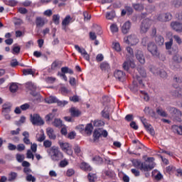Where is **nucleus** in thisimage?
Listing matches in <instances>:
<instances>
[{"label":"nucleus","instance_id":"13d9d810","mask_svg":"<svg viewBox=\"0 0 182 182\" xmlns=\"http://www.w3.org/2000/svg\"><path fill=\"white\" fill-rule=\"evenodd\" d=\"M104 124L105 123L101 120L95 121L93 123V126H95V127H100V126H103Z\"/></svg>","mask_w":182,"mask_h":182},{"label":"nucleus","instance_id":"e2e57ef3","mask_svg":"<svg viewBox=\"0 0 182 182\" xmlns=\"http://www.w3.org/2000/svg\"><path fill=\"white\" fill-rule=\"evenodd\" d=\"M173 5H174L175 8H180V6H182V1H173Z\"/></svg>","mask_w":182,"mask_h":182},{"label":"nucleus","instance_id":"a878e982","mask_svg":"<svg viewBox=\"0 0 182 182\" xmlns=\"http://www.w3.org/2000/svg\"><path fill=\"white\" fill-rule=\"evenodd\" d=\"M8 177L9 181H15V180H16V177H18V173L11 171L8 174Z\"/></svg>","mask_w":182,"mask_h":182},{"label":"nucleus","instance_id":"0e129e2a","mask_svg":"<svg viewBox=\"0 0 182 182\" xmlns=\"http://www.w3.org/2000/svg\"><path fill=\"white\" fill-rule=\"evenodd\" d=\"M70 102H73L74 103H77V102H79V96L74 95L73 97H70Z\"/></svg>","mask_w":182,"mask_h":182},{"label":"nucleus","instance_id":"cd10ccee","mask_svg":"<svg viewBox=\"0 0 182 182\" xmlns=\"http://www.w3.org/2000/svg\"><path fill=\"white\" fill-rule=\"evenodd\" d=\"M103 174L109 178H114L116 177V173L113 171H104Z\"/></svg>","mask_w":182,"mask_h":182},{"label":"nucleus","instance_id":"bf43d9fd","mask_svg":"<svg viewBox=\"0 0 182 182\" xmlns=\"http://www.w3.org/2000/svg\"><path fill=\"white\" fill-rule=\"evenodd\" d=\"M174 41H176V43H178V45H181L182 43V41H181V38H180V36H177V35H174L173 36Z\"/></svg>","mask_w":182,"mask_h":182},{"label":"nucleus","instance_id":"9b49d317","mask_svg":"<svg viewBox=\"0 0 182 182\" xmlns=\"http://www.w3.org/2000/svg\"><path fill=\"white\" fill-rule=\"evenodd\" d=\"M69 112L72 117H79L82 114V111L76 108V107H72L69 109Z\"/></svg>","mask_w":182,"mask_h":182},{"label":"nucleus","instance_id":"f3484780","mask_svg":"<svg viewBox=\"0 0 182 182\" xmlns=\"http://www.w3.org/2000/svg\"><path fill=\"white\" fill-rule=\"evenodd\" d=\"M141 122L144 124L145 129L146 130H148V132H149V133H151V134H154V129H153V127H151V125L149 124V123H147L146 119L142 118L141 119Z\"/></svg>","mask_w":182,"mask_h":182},{"label":"nucleus","instance_id":"69168bd1","mask_svg":"<svg viewBox=\"0 0 182 182\" xmlns=\"http://www.w3.org/2000/svg\"><path fill=\"white\" fill-rule=\"evenodd\" d=\"M83 16L84 19H87V21H90V18H92V16L87 11L83 12Z\"/></svg>","mask_w":182,"mask_h":182},{"label":"nucleus","instance_id":"6e6d98bb","mask_svg":"<svg viewBox=\"0 0 182 182\" xmlns=\"http://www.w3.org/2000/svg\"><path fill=\"white\" fill-rule=\"evenodd\" d=\"M60 92L61 93V95H68V93H69V90H68V88H66V87H61L60 88Z\"/></svg>","mask_w":182,"mask_h":182},{"label":"nucleus","instance_id":"052dcab7","mask_svg":"<svg viewBox=\"0 0 182 182\" xmlns=\"http://www.w3.org/2000/svg\"><path fill=\"white\" fill-rule=\"evenodd\" d=\"M141 94L142 95L145 102H149V100H150V97H149V95L146 93L144 91H141Z\"/></svg>","mask_w":182,"mask_h":182},{"label":"nucleus","instance_id":"6e6552de","mask_svg":"<svg viewBox=\"0 0 182 182\" xmlns=\"http://www.w3.org/2000/svg\"><path fill=\"white\" fill-rule=\"evenodd\" d=\"M125 43L127 45H131V46H134L139 43V39L135 35H131L124 38Z\"/></svg>","mask_w":182,"mask_h":182},{"label":"nucleus","instance_id":"5fc2aeb1","mask_svg":"<svg viewBox=\"0 0 182 182\" xmlns=\"http://www.w3.org/2000/svg\"><path fill=\"white\" fill-rule=\"evenodd\" d=\"M90 39L91 41H96L97 39V36H96V33L90 31L89 33Z\"/></svg>","mask_w":182,"mask_h":182},{"label":"nucleus","instance_id":"2f4dec72","mask_svg":"<svg viewBox=\"0 0 182 182\" xmlns=\"http://www.w3.org/2000/svg\"><path fill=\"white\" fill-rule=\"evenodd\" d=\"M67 166H69V160H68L67 159L61 160L59 163V167H61V168H63Z\"/></svg>","mask_w":182,"mask_h":182},{"label":"nucleus","instance_id":"864d4df0","mask_svg":"<svg viewBox=\"0 0 182 182\" xmlns=\"http://www.w3.org/2000/svg\"><path fill=\"white\" fill-rule=\"evenodd\" d=\"M93 161H97V163H98V164H102V163H103V159H102V157L99 156H95L93 159H92Z\"/></svg>","mask_w":182,"mask_h":182},{"label":"nucleus","instance_id":"bb28decb","mask_svg":"<svg viewBox=\"0 0 182 182\" xmlns=\"http://www.w3.org/2000/svg\"><path fill=\"white\" fill-rule=\"evenodd\" d=\"M155 41L156 45H159V46L164 45V38L161 36H156L155 37Z\"/></svg>","mask_w":182,"mask_h":182},{"label":"nucleus","instance_id":"dca6fc26","mask_svg":"<svg viewBox=\"0 0 182 182\" xmlns=\"http://www.w3.org/2000/svg\"><path fill=\"white\" fill-rule=\"evenodd\" d=\"M101 136L100 129H95L92 134L93 142L98 143Z\"/></svg>","mask_w":182,"mask_h":182},{"label":"nucleus","instance_id":"72a5a7b5","mask_svg":"<svg viewBox=\"0 0 182 182\" xmlns=\"http://www.w3.org/2000/svg\"><path fill=\"white\" fill-rule=\"evenodd\" d=\"M87 177L90 182H95L97 179V176H96V173H90Z\"/></svg>","mask_w":182,"mask_h":182},{"label":"nucleus","instance_id":"f8f14e48","mask_svg":"<svg viewBox=\"0 0 182 182\" xmlns=\"http://www.w3.org/2000/svg\"><path fill=\"white\" fill-rule=\"evenodd\" d=\"M172 18L173 16L170 14H160L157 18V21H160L161 22H167L168 21H171Z\"/></svg>","mask_w":182,"mask_h":182},{"label":"nucleus","instance_id":"20e7f679","mask_svg":"<svg viewBox=\"0 0 182 182\" xmlns=\"http://www.w3.org/2000/svg\"><path fill=\"white\" fill-rule=\"evenodd\" d=\"M137 167L141 171H151L154 168V164H147L146 162L136 161Z\"/></svg>","mask_w":182,"mask_h":182},{"label":"nucleus","instance_id":"c85d7f7f","mask_svg":"<svg viewBox=\"0 0 182 182\" xmlns=\"http://www.w3.org/2000/svg\"><path fill=\"white\" fill-rule=\"evenodd\" d=\"M36 26H38V28H42V26L45 25V21L41 17H37L36 20Z\"/></svg>","mask_w":182,"mask_h":182},{"label":"nucleus","instance_id":"8fccbe9b","mask_svg":"<svg viewBox=\"0 0 182 182\" xmlns=\"http://www.w3.org/2000/svg\"><path fill=\"white\" fill-rule=\"evenodd\" d=\"M166 171L168 174H171V173H174V171H176V168L173 166H168L166 168Z\"/></svg>","mask_w":182,"mask_h":182},{"label":"nucleus","instance_id":"c9c22d12","mask_svg":"<svg viewBox=\"0 0 182 182\" xmlns=\"http://www.w3.org/2000/svg\"><path fill=\"white\" fill-rule=\"evenodd\" d=\"M60 21V16L59 14H54L53 16V22L55 25H59Z\"/></svg>","mask_w":182,"mask_h":182},{"label":"nucleus","instance_id":"3c124183","mask_svg":"<svg viewBox=\"0 0 182 182\" xmlns=\"http://www.w3.org/2000/svg\"><path fill=\"white\" fill-rule=\"evenodd\" d=\"M166 49L168 50L171 49V47L173 46V38H171L169 41L165 43Z\"/></svg>","mask_w":182,"mask_h":182},{"label":"nucleus","instance_id":"1a4fd4ad","mask_svg":"<svg viewBox=\"0 0 182 182\" xmlns=\"http://www.w3.org/2000/svg\"><path fill=\"white\" fill-rule=\"evenodd\" d=\"M114 76L116 79H117V80H119V82H124V80L127 79L126 73L119 70L114 71Z\"/></svg>","mask_w":182,"mask_h":182},{"label":"nucleus","instance_id":"49530a36","mask_svg":"<svg viewBox=\"0 0 182 182\" xmlns=\"http://www.w3.org/2000/svg\"><path fill=\"white\" fill-rule=\"evenodd\" d=\"M26 180L28 182H36V178H35V176H32V174H28L26 176Z\"/></svg>","mask_w":182,"mask_h":182},{"label":"nucleus","instance_id":"603ef678","mask_svg":"<svg viewBox=\"0 0 182 182\" xmlns=\"http://www.w3.org/2000/svg\"><path fill=\"white\" fill-rule=\"evenodd\" d=\"M67 177H72V176H75V169L68 168L66 171Z\"/></svg>","mask_w":182,"mask_h":182},{"label":"nucleus","instance_id":"4d7b16f0","mask_svg":"<svg viewBox=\"0 0 182 182\" xmlns=\"http://www.w3.org/2000/svg\"><path fill=\"white\" fill-rule=\"evenodd\" d=\"M114 49L117 52H120L122 50V48L120 47V43H114Z\"/></svg>","mask_w":182,"mask_h":182},{"label":"nucleus","instance_id":"e433bc0d","mask_svg":"<svg viewBox=\"0 0 182 182\" xmlns=\"http://www.w3.org/2000/svg\"><path fill=\"white\" fill-rule=\"evenodd\" d=\"M23 74L25 75L26 76L28 75H32V76L35 75V70L32 69H24L23 70Z\"/></svg>","mask_w":182,"mask_h":182},{"label":"nucleus","instance_id":"412c9836","mask_svg":"<svg viewBox=\"0 0 182 182\" xmlns=\"http://www.w3.org/2000/svg\"><path fill=\"white\" fill-rule=\"evenodd\" d=\"M12 107V105H11V103H5L3 105V109H2V112L3 114H5V113H9V112H11V108Z\"/></svg>","mask_w":182,"mask_h":182},{"label":"nucleus","instance_id":"09e8293b","mask_svg":"<svg viewBox=\"0 0 182 182\" xmlns=\"http://www.w3.org/2000/svg\"><path fill=\"white\" fill-rule=\"evenodd\" d=\"M53 126L55 127H62V120L59 119H55L53 123Z\"/></svg>","mask_w":182,"mask_h":182},{"label":"nucleus","instance_id":"6ab92c4d","mask_svg":"<svg viewBox=\"0 0 182 182\" xmlns=\"http://www.w3.org/2000/svg\"><path fill=\"white\" fill-rule=\"evenodd\" d=\"M80 168H81V170H83V171H92V167L85 162H82L80 164Z\"/></svg>","mask_w":182,"mask_h":182},{"label":"nucleus","instance_id":"680f3d73","mask_svg":"<svg viewBox=\"0 0 182 182\" xmlns=\"http://www.w3.org/2000/svg\"><path fill=\"white\" fill-rule=\"evenodd\" d=\"M17 4H18V1L15 0H9L6 3V4L9 5V6H16Z\"/></svg>","mask_w":182,"mask_h":182},{"label":"nucleus","instance_id":"5701e85b","mask_svg":"<svg viewBox=\"0 0 182 182\" xmlns=\"http://www.w3.org/2000/svg\"><path fill=\"white\" fill-rule=\"evenodd\" d=\"M129 68H134V63L132 61H125L123 63V69L124 70H129Z\"/></svg>","mask_w":182,"mask_h":182},{"label":"nucleus","instance_id":"c756f323","mask_svg":"<svg viewBox=\"0 0 182 182\" xmlns=\"http://www.w3.org/2000/svg\"><path fill=\"white\" fill-rule=\"evenodd\" d=\"M173 60L176 63H181L182 57L178 53H176V54L173 55Z\"/></svg>","mask_w":182,"mask_h":182},{"label":"nucleus","instance_id":"774afa93","mask_svg":"<svg viewBox=\"0 0 182 182\" xmlns=\"http://www.w3.org/2000/svg\"><path fill=\"white\" fill-rule=\"evenodd\" d=\"M26 156H27V159H32V160H33L34 159V156H33V154L32 153V151L29 149L27 151Z\"/></svg>","mask_w":182,"mask_h":182},{"label":"nucleus","instance_id":"a18cd8bd","mask_svg":"<svg viewBox=\"0 0 182 182\" xmlns=\"http://www.w3.org/2000/svg\"><path fill=\"white\" fill-rule=\"evenodd\" d=\"M36 139L38 141H43L45 140V134H43V132H41V134H38L36 135Z\"/></svg>","mask_w":182,"mask_h":182},{"label":"nucleus","instance_id":"aec40b11","mask_svg":"<svg viewBox=\"0 0 182 182\" xmlns=\"http://www.w3.org/2000/svg\"><path fill=\"white\" fill-rule=\"evenodd\" d=\"M100 68L103 72H109L110 70V65H109L107 62H102L100 64Z\"/></svg>","mask_w":182,"mask_h":182},{"label":"nucleus","instance_id":"58836bf2","mask_svg":"<svg viewBox=\"0 0 182 182\" xmlns=\"http://www.w3.org/2000/svg\"><path fill=\"white\" fill-rule=\"evenodd\" d=\"M156 113L162 117H167V112H166V111L163 110L161 108H157Z\"/></svg>","mask_w":182,"mask_h":182},{"label":"nucleus","instance_id":"393cba45","mask_svg":"<svg viewBox=\"0 0 182 182\" xmlns=\"http://www.w3.org/2000/svg\"><path fill=\"white\" fill-rule=\"evenodd\" d=\"M85 132L86 134L90 136L92 132H93V124H92V123L87 124L85 127Z\"/></svg>","mask_w":182,"mask_h":182},{"label":"nucleus","instance_id":"ea45409f","mask_svg":"<svg viewBox=\"0 0 182 182\" xmlns=\"http://www.w3.org/2000/svg\"><path fill=\"white\" fill-rule=\"evenodd\" d=\"M110 31L112 33H116L117 32H119V27L117 26V24L112 23L110 26Z\"/></svg>","mask_w":182,"mask_h":182},{"label":"nucleus","instance_id":"4be33fe9","mask_svg":"<svg viewBox=\"0 0 182 182\" xmlns=\"http://www.w3.org/2000/svg\"><path fill=\"white\" fill-rule=\"evenodd\" d=\"M47 135L51 140H55L56 139V134H55V131H53V129L52 128H48L47 129Z\"/></svg>","mask_w":182,"mask_h":182},{"label":"nucleus","instance_id":"f704fd0d","mask_svg":"<svg viewBox=\"0 0 182 182\" xmlns=\"http://www.w3.org/2000/svg\"><path fill=\"white\" fill-rule=\"evenodd\" d=\"M61 72L63 74L69 73L70 75H73V70L68 68V67H63L61 68Z\"/></svg>","mask_w":182,"mask_h":182},{"label":"nucleus","instance_id":"de8ad7c7","mask_svg":"<svg viewBox=\"0 0 182 182\" xmlns=\"http://www.w3.org/2000/svg\"><path fill=\"white\" fill-rule=\"evenodd\" d=\"M55 103H57L58 106H60V107H65V106H66V105H68L69 102L65 100L60 101L59 100H57V102Z\"/></svg>","mask_w":182,"mask_h":182},{"label":"nucleus","instance_id":"9d476101","mask_svg":"<svg viewBox=\"0 0 182 182\" xmlns=\"http://www.w3.org/2000/svg\"><path fill=\"white\" fill-rule=\"evenodd\" d=\"M75 48L76 49V50H77V52H79V53H81L82 56L84 58V59H85V60H87V62L90 60V55H89L85 48H81L77 45L75 46Z\"/></svg>","mask_w":182,"mask_h":182},{"label":"nucleus","instance_id":"f03ea898","mask_svg":"<svg viewBox=\"0 0 182 182\" xmlns=\"http://www.w3.org/2000/svg\"><path fill=\"white\" fill-rule=\"evenodd\" d=\"M58 144L62 151L66 153L68 156H72V154H73V150H72V145L70 144L59 141Z\"/></svg>","mask_w":182,"mask_h":182},{"label":"nucleus","instance_id":"4468645a","mask_svg":"<svg viewBox=\"0 0 182 182\" xmlns=\"http://www.w3.org/2000/svg\"><path fill=\"white\" fill-rule=\"evenodd\" d=\"M130 28H132V23L130 21L125 22L122 26V32L124 35L129 33V31H130Z\"/></svg>","mask_w":182,"mask_h":182},{"label":"nucleus","instance_id":"ddd939ff","mask_svg":"<svg viewBox=\"0 0 182 182\" xmlns=\"http://www.w3.org/2000/svg\"><path fill=\"white\" fill-rule=\"evenodd\" d=\"M72 22H73V18L70 15H67L61 23L63 28L66 29V27L69 26V24L72 23Z\"/></svg>","mask_w":182,"mask_h":182},{"label":"nucleus","instance_id":"37998d69","mask_svg":"<svg viewBox=\"0 0 182 182\" xmlns=\"http://www.w3.org/2000/svg\"><path fill=\"white\" fill-rule=\"evenodd\" d=\"M21 52V47L19 46H14L13 49L11 50V53H13V55H19Z\"/></svg>","mask_w":182,"mask_h":182},{"label":"nucleus","instance_id":"a211bd4d","mask_svg":"<svg viewBox=\"0 0 182 182\" xmlns=\"http://www.w3.org/2000/svg\"><path fill=\"white\" fill-rule=\"evenodd\" d=\"M172 29L176 32H182V23L178 22H172L171 23Z\"/></svg>","mask_w":182,"mask_h":182},{"label":"nucleus","instance_id":"39448f33","mask_svg":"<svg viewBox=\"0 0 182 182\" xmlns=\"http://www.w3.org/2000/svg\"><path fill=\"white\" fill-rule=\"evenodd\" d=\"M30 120L34 126H43L45 124V122L38 114H31Z\"/></svg>","mask_w":182,"mask_h":182},{"label":"nucleus","instance_id":"c03bdc74","mask_svg":"<svg viewBox=\"0 0 182 182\" xmlns=\"http://www.w3.org/2000/svg\"><path fill=\"white\" fill-rule=\"evenodd\" d=\"M10 92H11V93H15L17 90H18V85H16V83H12L10 85Z\"/></svg>","mask_w":182,"mask_h":182},{"label":"nucleus","instance_id":"b1692460","mask_svg":"<svg viewBox=\"0 0 182 182\" xmlns=\"http://www.w3.org/2000/svg\"><path fill=\"white\" fill-rule=\"evenodd\" d=\"M172 130L174 133H177V134L182 136V126L173 125Z\"/></svg>","mask_w":182,"mask_h":182},{"label":"nucleus","instance_id":"2eb2a0df","mask_svg":"<svg viewBox=\"0 0 182 182\" xmlns=\"http://www.w3.org/2000/svg\"><path fill=\"white\" fill-rule=\"evenodd\" d=\"M136 58L141 63V65H144L146 63V60L144 59V55H143V52L138 50L136 53Z\"/></svg>","mask_w":182,"mask_h":182},{"label":"nucleus","instance_id":"7c9ffc66","mask_svg":"<svg viewBox=\"0 0 182 182\" xmlns=\"http://www.w3.org/2000/svg\"><path fill=\"white\" fill-rule=\"evenodd\" d=\"M62 66V62L60 61H54L51 65V69L52 70H55V69H58Z\"/></svg>","mask_w":182,"mask_h":182},{"label":"nucleus","instance_id":"338daca9","mask_svg":"<svg viewBox=\"0 0 182 182\" xmlns=\"http://www.w3.org/2000/svg\"><path fill=\"white\" fill-rule=\"evenodd\" d=\"M106 19L112 20L114 18V14L113 13H107L105 16Z\"/></svg>","mask_w":182,"mask_h":182},{"label":"nucleus","instance_id":"473e14b6","mask_svg":"<svg viewBox=\"0 0 182 182\" xmlns=\"http://www.w3.org/2000/svg\"><path fill=\"white\" fill-rule=\"evenodd\" d=\"M58 102V98L55 96H50L46 99V103L52 104L56 103Z\"/></svg>","mask_w":182,"mask_h":182},{"label":"nucleus","instance_id":"0eeeda50","mask_svg":"<svg viewBox=\"0 0 182 182\" xmlns=\"http://www.w3.org/2000/svg\"><path fill=\"white\" fill-rule=\"evenodd\" d=\"M151 26V20L146 18L143 20L140 26L141 33H146Z\"/></svg>","mask_w":182,"mask_h":182},{"label":"nucleus","instance_id":"423d86ee","mask_svg":"<svg viewBox=\"0 0 182 182\" xmlns=\"http://www.w3.org/2000/svg\"><path fill=\"white\" fill-rule=\"evenodd\" d=\"M169 112L171 113V116L174 118V120H176V122H181V111L176 109L175 107H170Z\"/></svg>","mask_w":182,"mask_h":182},{"label":"nucleus","instance_id":"f257e3e1","mask_svg":"<svg viewBox=\"0 0 182 182\" xmlns=\"http://www.w3.org/2000/svg\"><path fill=\"white\" fill-rule=\"evenodd\" d=\"M48 155L51 157V159L54 161H59V160H63V153L59 150L58 146H53L48 150Z\"/></svg>","mask_w":182,"mask_h":182},{"label":"nucleus","instance_id":"4c0bfd02","mask_svg":"<svg viewBox=\"0 0 182 182\" xmlns=\"http://www.w3.org/2000/svg\"><path fill=\"white\" fill-rule=\"evenodd\" d=\"M156 113L162 117H167V112H166V111L163 110L161 108H157Z\"/></svg>","mask_w":182,"mask_h":182},{"label":"nucleus","instance_id":"79ce46f5","mask_svg":"<svg viewBox=\"0 0 182 182\" xmlns=\"http://www.w3.org/2000/svg\"><path fill=\"white\" fill-rule=\"evenodd\" d=\"M16 159L18 163H22L23 160H25V155L21 154H17L16 155Z\"/></svg>","mask_w":182,"mask_h":182},{"label":"nucleus","instance_id":"a19ab883","mask_svg":"<svg viewBox=\"0 0 182 182\" xmlns=\"http://www.w3.org/2000/svg\"><path fill=\"white\" fill-rule=\"evenodd\" d=\"M132 6H133L134 9H135V11H143V9H144V6H143V4H133Z\"/></svg>","mask_w":182,"mask_h":182},{"label":"nucleus","instance_id":"7ed1b4c3","mask_svg":"<svg viewBox=\"0 0 182 182\" xmlns=\"http://www.w3.org/2000/svg\"><path fill=\"white\" fill-rule=\"evenodd\" d=\"M147 50L151 53V55H152V56H154V58L160 57V51H159V48L154 43L151 42L148 43Z\"/></svg>","mask_w":182,"mask_h":182}]
</instances>
